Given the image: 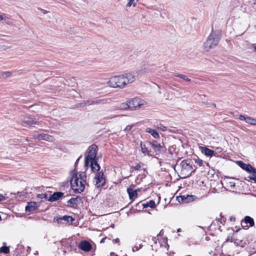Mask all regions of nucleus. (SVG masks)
Listing matches in <instances>:
<instances>
[{"mask_svg":"<svg viewBox=\"0 0 256 256\" xmlns=\"http://www.w3.org/2000/svg\"><path fill=\"white\" fill-rule=\"evenodd\" d=\"M135 80L136 76L132 73L129 72L111 77L108 84L114 88H123L126 84L134 82Z\"/></svg>","mask_w":256,"mask_h":256,"instance_id":"1","label":"nucleus"},{"mask_svg":"<svg viewBox=\"0 0 256 256\" xmlns=\"http://www.w3.org/2000/svg\"><path fill=\"white\" fill-rule=\"evenodd\" d=\"M194 168L192 162L190 160H182L179 164L176 166V170L182 178L189 177L196 170Z\"/></svg>","mask_w":256,"mask_h":256,"instance_id":"2","label":"nucleus"},{"mask_svg":"<svg viewBox=\"0 0 256 256\" xmlns=\"http://www.w3.org/2000/svg\"><path fill=\"white\" fill-rule=\"evenodd\" d=\"M86 184V176L85 172H82L74 176L70 180L72 189L76 193H81L85 189Z\"/></svg>","mask_w":256,"mask_h":256,"instance_id":"3","label":"nucleus"},{"mask_svg":"<svg viewBox=\"0 0 256 256\" xmlns=\"http://www.w3.org/2000/svg\"><path fill=\"white\" fill-rule=\"evenodd\" d=\"M220 37V33H210L203 44V52H208L210 49L214 48L218 44Z\"/></svg>","mask_w":256,"mask_h":256,"instance_id":"4","label":"nucleus"},{"mask_svg":"<svg viewBox=\"0 0 256 256\" xmlns=\"http://www.w3.org/2000/svg\"><path fill=\"white\" fill-rule=\"evenodd\" d=\"M98 151V146L96 144H92L88 147L84 156V166L88 167L90 162L98 160L96 158Z\"/></svg>","mask_w":256,"mask_h":256,"instance_id":"5","label":"nucleus"},{"mask_svg":"<svg viewBox=\"0 0 256 256\" xmlns=\"http://www.w3.org/2000/svg\"><path fill=\"white\" fill-rule=\"evenodd\" d=\"M128 106L129 109L134 110L140 108L142 106L144 105L145 102L144 100L138 98H131L128 100Z\"/></svg>","mask_w":256,"mask_h":256,"instance_id":"6","label":"nucleus"},{"mask_svg":"<svg viewBox=\"0 0 256 256\" xmlns=\"http://www.w3.org/2000/svg\"><path fill=\"white\" fill-rule=\"evenodd\" d=\"M32 136L34 138L38 139V140H44L49 142H53L55 140L54 136L44 133L38 134L35 132Z\"/></svg>","mask_w":256,"mask_h":256,"instance_id":"7","label":"nucleus"},{"mask_svg":"<svg viewBox=\"0 0 256 256\" xmlns=\"http://www.w3.org/2000/svg\"><path fill=\"white\" fill-rule=\"evenodd\" d=\"M95 186L96 188H98L103 186L105 184V178L104 176V173L100 172L97 174L95 177Z\"/></svg>","mask_w":256,"mask_h":256,"instance_id":"8","label":"nucleus"},{"mask_svg":"<svg viewBox=\"0 0 256 256\" xmlns=\"http://www.w3.org/2000/svg\"><path fill=\"white\" fill-rule=\"evenodd\" d=\"M110 102V98H100L92 100H86L85 104L92 105V104H109Z\"/></svg>","mask_w":256,"mask_h":256,"instance_id":"9","label":"nucleus"},{"mask_svg":"<svg viewBox=\"0 0 256 256\" xmlns=\"http://www.w3.org/2000/svg\"><path fill=\"white\" fill-rule=\"evenodd\" d=\"M147 144L152 148L156 154L160 152L162 148L160 144L158 143L156 140H153L152 142H147Z\"/></svg>","mask_w":256,"mask_h":256,"instance_id":"10","label":"nucleus"},{"mask_svg":"<svg viewBox=\"0 0 256 256\" xmlns=\"http://www.w3.org/2000/svg\"><path fill=\"white\" fill-rule=\"evenodd\" d=\"M239 166L242 169L246 170L248 172L252 174L253 176L254 172H256V169L254 168L250 164H246L241 161L238 162Z\"/></svg>","mask_w":256,"mask_h":256,"instance_id":"11","label":"nucleus"},{"mask_svg":"<svg viewBox=\"0 0 256 256\" xmlns=\"http://www.w3.org/2000/svg\"><path fill=\"white\" fill-rule=\"evenodd\" d=\"M238 118L240 120H244L246 123L251 125L256 126V119L250 116H246L244 115L240 114L238 116Z\"/></svg>","mask_w":256,"mask_h":256,"instance_id":"12","label":"nucleus"},{"mask_svg":"<svg viewBox=\"0 0 256 256\" xmlns=\"http://www.w3.org/2000/svg\"><path fill=\"white\" fill-rule=\"evenodd\" d=\"M78 248L82 250L88 252L91 250L92 246L86 240H82L80 243Z\"/></svg>","mask_w":256,"mask_h":256,"instance_id":"13","label":"nucleus"},{"mask_svg":"<svg viewBox=\"0 0 256 256\" xmlns=\"http://www.w3.org/2000/svg\"><path fill=\"white\" fill-rule=\"evenodd\" d=\"M128 101L126 102H122L112 108V110H126L129 109Z\"/></svg>","mask_w":256,"mask_h":256,"instance_id":"14","label":"nucleus"},{"mask_svg":"<svg viewBox=\"0 0 256 256\" xmlns=\"http://www.w3.org/2000/svg\"><path fill=\"white\" fill-rule=\"evenodd\" d=\"M193 197L192 195L181 196L178 198V200L182 203H188L194 200Z\"/></svg>","mask_w":256,"mask_h":256,"instance_id":"15","label":"nucleus"},{"mask_svg":"<svg viewBox=\"0 0 256 256\" xmlns=\"http://www.w3.org/2000/svg\"><path fill=\"white\" fill-rule=\"evenodd\" d=\"M148 146H150L147 144V142H141L140 144V146L141 148L142 152L144 154H147L148 156H151L150 154V150L148 149Z\"/></svg>","mask_w":256,"mask_h":256,"instance_id":"16","label":"nucleus"},{"mask_svg":"<svg viewBox=\"0 0 256 256\" xmlns=\"http://www.w3.org/2000/svg\"><path fill=\"white\" fill-rule=\"evenodd\" d=\"M38 124V122L37 121L33 120L32 118H28V120H24L21 122V124L24 126H32L34 124Z\"/></svg>","mask_w":256,"mask_h":256,"instance_id":"17","label":"nucleus"},{"mask_svg":"<svg viewBox=\"0 0 256 256\" xmlns=\"http://www.w3.org/2000/svg\"><path fill=\"white\" fill-rule=\"evenodd\" d=\"M64 194L62 192H55L49 197L48 200L52 202L58 200L63 196Z\"/></svg>","mask_w":256,"mask_h":256,"instance_id":"18","label":"nucleus"},{"mask_svg":"<svg viewBox=\"0 0 256 256\" xmlns=\"http://www.w3.org/2000/svg\"><path fill=\"white\" fill-rule=\"evenodd\" d=\"M56 220L58 223H60L62 220H64L69 224H71L74 220V219L71 216H64L62 218H57Z\"/></svg>","mask_w":256,"mask_h":256,"instance_id":"19","label":"nucleus"},{"mask_svg":"<svg viewBox=\"0 0 256 256\" xmlns=\"http://www.w3.org/2000/svg\"><path fill=\"white\" fill-rule=\"evenodd\" d=\"M89 164L92 170L95 172L100 170V166L98 163V160H95L90 162Z\"/></svg>","mask_w":256,"mask_h":256,"instance_id":"20","label":"nucleus"},{"mask_svg":"<svg viewBox=\"0 0 256 256\" xmlns=\"http://www.w3.org/2000/svg\"><path fill=\"white\" fill-rule=\"evenodd\" d=\"M38 208L37 204L35 202H28V205L25 208L26 212H32L36 210Z\"/></svg>","mask_w":256,"mask_h":256,"instance_id":"21","label":"nucleus"},{"mask_svg":"<svg viewBox=\"0 0 256 256\" xmlns=\"http://www.w3.org/2000/svg\"><path fill=\"white\" fill-rule=\"evenodd\" d=\"M80 200L81 199L80 196L72 198L68 200V203L70 204L71 206L75 207L77 206L78 202H80Z\"/></svg>","mask_w":256,"mask_h":256,"instance_id":"22","label":"nucleus"},{"mask_svg":"<svg viewBox=\"0 0 256 256\" xmlns=\"http://www.w3.org/2000/svg\"><path fill=\"white\" fill-rule=\"evenodd\" d=\"M244 222H242V227L246 226H244V224H249L250 226H254V220L250 216H246L244 218Z\"/></svg>","mask_w":256,"mask_h":256,"instance_id":"23","label":"nucleus"},{"mask_svg":"<svg viewBox=\"0 0 256 256\" xmlns=\"http://www.w3.org/2000/svg\"><path fill=\"white\" fill-rule=\"evenodd\" d=\"M146 132L150 134L155 138H160L159 134L156 130L154 129H152L150 128H147L146 129Z\"/></svg>","mask_w":256,"mask_h":256,"instance_id":"24","label":"nucleus"},{"mask_svg":"<svg viewBox=\"0 0 256 256\" xmlns=\"http://www.w3.org/2000/svg\"><path fill=\"white\" fill-rule=\"evenodd\" d=\"M127 192L130 200H134L137 197V190H134L132 188H127Z\"/></svg>","mask_w":256,"mask_h":256,"instance_id":"25","label":"nucleus"},{"mask_svg":"<svg viewBox=\"0 0 256 256\" xmlns=\"http://www.w3.org/2000/svg\"><path fill=\"white\" fill-rule=\"evenodd\" d=\"M202 152L204 153L206 156H214V152L210 149L206 147L202 148Z\"/></svg>","mask_w":256,"mask_h":256,"instance_id":"26","label":"nucleus"},{"mask_svg":"<svg viewBox=\"0 0 256 256\" xmlns=\"http://www.w3.org/2000/svg\"><path fill=\"white\" fill-rule=\"evenodd\" d=\"M12 75L11 72H0V78H6Z\"/></svg>","mask_w":256,"mask_h":256,"instance_id":"27","label":"nucleus"},{"mask_svg":"<svg viewBox=\"0 0 256 256\" xmlns=\"http://www.w3.org/2000/svg\"><path fill=\"white\" fill-rule=\"evenodd\" d=\"M10 252L9 248L6 246H2L0 248V253L8 254Z\"/></svg>","mask_w":256,"mask_h":256,"instance_id":"28","label":"nucleus"},{"mask_svg":"<svg viewBox=\"0 0 256 256\" xmlns=\"http://www.w3.org/2000/svg\"><path fill=\"white\" fill-rule=\"evenodd\" d=\"M128 2L127 3L126 6L127 7H130L132 6H136V2H134V0H128Z\"/></svg>","mask_w":256,"mask_h":256,"instance_id":"29","label":"nucleus"},{"mask_svg":"<svg viewBox=\"0 0 256 256\" xmlns=\"http://www.w3.org/2000/svg\"><path fill=\"white\" fill-rule=\"evenodd\" d=\"M156 128H157V129L161 130L162 131H166L167 130V128L166 126H165L161 124H158L156 126Z\"/></svg>","mask_w":256,"mask_h":256,"instance_id":"30","label":"nucleus"},{"mask_svg":"<svg viewBox=\"0 0 256 256\" xmlns=\"http://www.w3.org/2000/svg\"><path fill=\"white\" fill-rule=\"evenodd\" d=\"M38 197L40 198H45L46 200H48V199L49 198V197L48 196L47 194H38Z\"/></svg>","mask_w":256,"mask_h":256,"instance_id":"31","label":"nucleus"},{"mask_svg":"<svg viewBox=\"0 0 256 256\" xmlns=\"http://www.w3.org/2000/svg\"><path fill=\"white\" fill-rule=\"evenodd\" d=\"M148 204H147V206H148V207H150L151 208H154L155 207V202L152 200H150L149 202H148Z\"/></svg>","mask_w":256,"mask_h":256,"instance_id":"32","label":"nucleus"},{"mask_svg":"<svg viewBox=\"0 0 256 256\" xmlns=\"http://www.w3.org/2000/svg\"><path fill=\"white\" fill-rule=\"evenodd\" d=\"M195 163L198 165L199 166H202L203 164V160L200 159H196L195 160Z\"/></svg>","mask_w":256,"mask_h":256,"instance_id":"33","label":"nucleus"},{"mask_svg":"<svg viewBox=\"0 0 256 256\" xmlns=\"http://www.w3.org/2000/svg\"><path fill=\"white\" fill-rule=\"evenodd\" d=\"M142 244H140L138 246H135L134 247L132 248V251L133 252L138 251V250L141 248H142Z\"/></svg>","mask_w":256,"mask_h":256,"instance_id":"34","label":"nucleus"},{"mask_svg":"<svg viewBox=\"0 0 256 256\" xmlns=\"http://www.w3.org/2000/svg\"><path fill=\"white\" fill-rule=\"evenodd\" d=\"M180 78L186 80V81H188V82H190V78H188L185 75H180Z\"/></svg>","mask_w":256,"mask_h":256,"instance_id":"35","label":"nucleus"},{"mask_svg":"<svg viewBox=\"0 0 256 256\" xmlns=\"http://www.w3.org/2000/svg\"><path fill=\"white\" fill-rule=\"evenodd\" d=\"M116 116H118L115 115V114H112L110 116H108L105 117L104 118L105 120H110V119H112V118H116Z\"/></svg>","mask_w":256,"mask_h":256,"instance_id":"36","label":"nucleus"},{"mask_svg":"<svg viewBox=\"0 0 256 256\" xmlns=\"http://www.w3.org/2000/svg\"><path fill=\"white\" fill-rule=\"evenodd\" d=\"M248 178L250 180H254V182L256 183V172H254L253 176H248Z\"/></svg>","mask_w":256,"mask_h":256,"instance_id":"37","label":"nucleus"},{"mask_svg":"<svg viewBox=\"0 0 256 256\" xmlns=\"http://www.w3.org/2000/svg\"><path fill=\"white\" fill-rule=\"evenodd\" d=\"M133 168L135 170H140L141 168V166L140 164H137L135 166H133Z\"/></svg>","mask_w":256,"mask_h":256,"instance_id":"38","label":"nucleus"},{"mask_svg":"<svg viewBox=\"0 0 256 256\" xmlns=\"http://www.w3.org/2000/svg\"><path fill=\"white\" fill-rule=\"evenodd\" d=\"M6 200V197L2 194H0V202L4 200Z\"/></svg>","mask_w":256,"mask_h":256,"instance_id":"39","label":"nucleus"},{"mask_svg":"<svg viewBox=\"0 0 256 256\" xmlns=\"http://www.w3.org/2000/svg\"><path fill=\"white\" fill-rule=\"evenodd\" d=\"M226 242H232V238H230V237H228L226 239Z\"/></svg>","mask_w":256,"mask_h":256,"instance_id":"40","label":"nucleus"},{"mask_svg":"<svg viewBox=\"0 0 256 256\" xmlns=\"http://www.w3.org/2000/svg\"><path fill=\"white\" fill-rule=\"evenodd\" d=\"M132 126H128L126 128L125 130H130V129L132 128Z\"/></svg>","mask_w":256,"mask_h":256,"instance_id":"41","label":"nucleus"},{"mask_svg":"<svg viewBox=\"0 0 256 256\" xmlns=\"http://www.w3.org/2000/svg\"><path fill=\"white\" fill-rule=\"evenodd\" d=\"M114 241L115 242H120V240L118 238H116V239H114Z\"/></svg>","mask_w":256,"mask_h":256,"instance_id":"42","label":"nucleus"},{"mask_svg":"<svg viewBox=\"0 0 256 256\" xmlns=\"http://www.w3.org/2000/svg\"><path fill=\"white\" fill-rule=\"evenodd\" d=\"M174 75L175 76H177V77L180 78V76L181 74H174Z\"/></svg>","mask_w":256,"mask_h":256,"instance_id":"43","label":"nucleus"},{"mask_svg":"<svg viewBox=\"0 0 256 256\" xmlns=\"http://www.w3.org/2000/svg\"><path fill=\"white\" fill-rule=\"evenodd\" d=\"M147 204H148V202H146V204H142V205L144 206V208H148V206H147Z\"/></svg>","mask_w":256,"mask_h":256,"instance_id":"44","label":"nucleus"},{"mask_svg":"<svg viewBox=\"0 0 256 256\" xmlns=\"http://www.w3.org/2000/svg\"><path fill=\"white\" fill-rule=\"evenodd\" d=\"M42 10L43 14H46L47 12L46 10Z\"/></svg>","mask_w":256,"mask_h":256,"instance_id":"45","label":"nucleus"},{"mask_svg":"<svg viewBox=\"0 0 256 256\" xmlns=\"http://www.w3.org/2000/svg\"><path fill=\"white\" fill-rule=\"evenodd\" d=\"M230 220H231V221H234L235 218H230Z\"/></svg>","mask_w":256,"mask_h":256,"instance_id":"46","label":"nucleus"},{"mask_svg":"<svg viewBox=\"0 0 256 256\" xmlns=\"http://www.w3.org/2000/svg\"><path fill=\"white\" fill-rule=\"evenodd\" d=\"M254 51L256 52V46H254Z\"/></svg>","mask_w":256,"mask_h":256,"instance_id":"47","label":"nucleus"},{"mask_svg":"<svg viewBox=\"0 0 256 256\" xmlns=\"http://www.w3.org/2000/svg\"><path fill=\"white\" fill-rule=\"evenodd\" d=\"M254 4H256V0H254Z\"/></svg>","mask_w":256,"mask_h":256,"instance_id":"48","label":"nucleus"},{"mask_svg":"<svg viewBox=\"0 0 256 256\" xmlns=\"http://www.w3.org/2000/svg\"><path fill=\"white\" fill-rule=\"evenodd\" d=\"M177 232H180V228H178V230Z\"/></svg>","mask_w":256,"mask_h":256,"instance_id":"49","label":"nucleus"},{"mask_svg":"<svg viewBox=\"0 0 256 256\" xmlns=\"http://www.w3.org/2000/svg\"><path fill=\"white\" fill-rule=\"evenodd\" d=\"M112 228H114V224H112Z\"/></svg>","mask_w":256,"mask_h":256,"instance_id":"50","label":"nucleus"},{"mask_svg":"<svg viewBox=\"0 0 256 256\" xmlns=\"http://www.w3.org/2000/svg\"><path fill=\"white\" fill-rule=\"evenodd\" d=\"M79 159H80V158H78L77 161H78V160H79Z\"/></svg>","mask_w":256,"mask_h":256,"instance_id":"51","label":"nucleus"},{"mask_svg":"<svg viewBox=\"0 0 256 256\" xmlns=\"http://www.w3.org/2000/svg\"><path fill=\"white\" fill-rule=\"evenodd\" d=\"M79 159H80V158H78L77 161H78V160H79Z\"/></svg>","mask_w":256,"mask_h":256,"instance_id":"52","label":"nucleus"},{"mask_svg":"<svg viewBox=\"0 0 256 256\" xmlns=\"http://www.w3.org/2000/svg\"><path fill=\"white\" fill-rule=\"evenodd\" d=\"M1 219H2V218H1V216H0V220H1Z\"/></svg>","mask_w":256,"mask_h":256,"instance_id":"53","label":"nucleus"}]
</instances>
